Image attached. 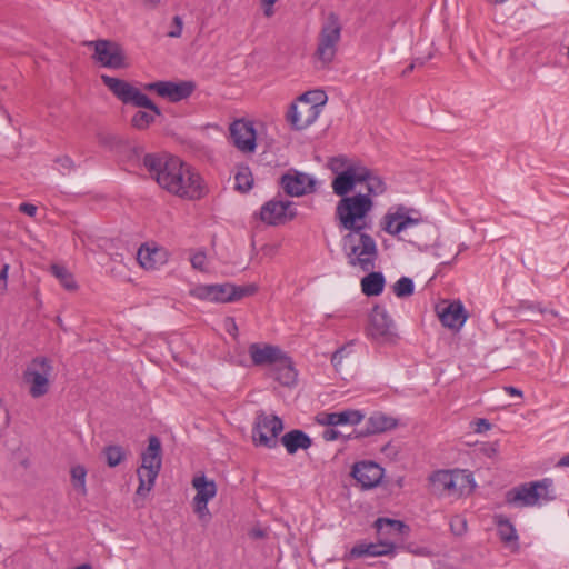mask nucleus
I'll list each match as a JSON object with an SVG mask.
<instances>
[{
  "instance_id": "nucleus-29",
  "label": "nucleus",
  "mask_w": 569,
  "mask_h": 569,
  "mask_svg": "<svg viewBox=\"0 0 569 569\" xmlns=\"http://www.w3.org/2000/svg\"><path fill=\"white\" fill-rule=\"evenodd\" d=\"M329 168L335 173L333 179H337L341 173L349 170L360 171V169H362L363 171H372L368 167L363 166L361 162L351 161L345 156L331 158L329 161Z\"/></svg>"
},
{
  "instance_id": "nucleus-25",
  "label": "nucleus",
  "mask_w": 569,
  "mask_h": 569,
  "mask_svg": "<svg viewBox=\"0 0 569 569\" xmlns=\"http://www.w3.org/2000/svg\"><path fill=\"white\" fill-rule=\"evenodd\" d=\"M430 482L435 492L453 496V470H438L430 476Z\"/></svg>"
},
{
  "instance_id": "nucleus-37",
  "label": "nucleus",
  "mask_w": 569,
  "mask_h": 569,
  "mask_svg": "<svg viewBox=\"0 0 569 569\" xmlns=\"http://www.w3.org/2000/svg\"><path fill=\"white\" fill-rule=\"evenodd\" d=\"M231 293L228 296L230 302H234L241 300L244 297L253 296L258 291V286L254 283H249L244 286H237L231 283Z\"/></svg>"
},
{
  "instance_id": "nucleus-7",
  "label": "nucleus",
  "mask_w": 569,
  "mask_h": 569,
  "mask_svg": "<svg viewBox=\"0 0 569 569\" xmlns=\"http://www.w3.org/2000/svg\"><path fill=\"white\" fill-rule=\"evenodd\" d=\"M53 371L52 360L38 356L26 367L22 378L29 386V393L32 398H40L48 393L50 388V376Z\"/></svg>"
},
{
  "instance_id": "nucleus-57",
  "label": "nucleus",
  "mask_w": 569,
  "mask_h": 569,
  "mask_svg": "<svg viewBox=\"0 0 569 569\" xmlns=\"http://www.w3.org/2000/svg\"><path fill=\"white\" fill-rule=\"evenodd\" d=\"M57 162L64 169L71 170L73 168V161L70 157L64 156L57 159Z\"/></svg>"
},
{
  "instance_id": "nucleus-63",
  "label": "nucleus",
  "mask_w": 569,
  "mask_h": 569,
  "mask_svg": "<svg viewBox=\"0 0 569 569\" xmlns=\"http://www.w3.org/2000/svg\"><path fill=\"white\" fill-rule=\"evenodd\" d=\"M252 535H253V537H256V538H263V537H264V532H263L262 530H260V529H258V530H253V531H252Z\"/></svg>"
},
{
  "instance_id": "nucleus-20",
  "label": "nucleus",
  "mask_w": 569,
  "mask_h": 569,
  "mask_svg": "<svg viewBox=\"0 0 569 569\" xmlns=\"http://www.w3.org/2000/svg\"><path fill=\"white\" fill-rule=\"evenodd\" d=\"M398 426L397 419L387 416L382 412H373L367 420V425L362 429H358L353 431V435H349L347 439L365 438L371 435L386 432L388 430H392Z\"/></svg>"
},
{
  "instance_id": "nucleus-58",
  "label": "nucleus",
  "mask_w": 569,
  "mask_h": 569,
  "mask_svg": "<svg viewBox=\"0 0 569 569\" xmlns=\"http://www.w3.org/2000/svg\"><path fill=\"white\" fill-rule=\"evenodd\" d=\"M505 391L510 395V396H519V397H522V391L519 390L518 388L516 387H512V386H506L505 388Z\"/></svg>"
},
{
  "instance_id": "nucleus-39",
  "label": "nucleus",
  "mask_w": 569,
  "mask_h": 569,
  "mask_svg": "<svg viewBox=\"0 0 569 569\" xmlns=\"http://www.w3.org/2000/svg\"><path fill=\"white\" fill-rule=\"evenodd\" d=\"M154 116L157 114L152 111L148 112L139 110L133 114L131 124L138 130H144L154 121Z\"/></svg>"
},
{
  "instance_id": "nucleus-4",
  "label": "nucleus",
  "mask_w": 569,
  "mask_h": 569,
  "mask_svg": "<svg viewBox=\"0 0 569 569\" xmlns=\"http://www.w3.org/2000/svg\"><path fill=\"white\" fill-rule=\"evenodd\" d=\"M342 250L351 267H359L362 271L373 270L378 258L375 239L365 230H352L342 237Z\"/></svg>"
},
{
  "instance_id": "nucleus-14",
  "label": "nucleus",
  "mask_w": 569,
  "mask_h": 569,
  "mask_svg": "<svg viewBox=\"0 0 569 569\" xmlns=\"http://www.w3.org/2000/svg\"><path fill=\"white\" fill-rule=\"evenodd\" d=\"M368 335L376 340L391 341L395 338V323L387 310L376 305L369 315Z\"/></svg>"
},
{
  "instance_id": "nucleus-6",
  "label": "nucleus",
  "mask_w": 569,
  "mask_h": 569,
  "mask_svg": "<svg viewBox=\"0 0 569 569\" xmlns=\"http://www.w3.org/2000/svg\"><path fill=\"white\" fill-rule=\"evenodd\" d=\"M101 81L122 103L144 108L161 116L159 107L147 94L131 86L128 81L107 74H101Z\"/></svg>"
},
{
  "instance_id": "nucleus-18",
  "label": "nucleus",
  "mask_w": 569,
  "mask_h": 569,
  "mask_svg": "<svg viewBox=\"0 0 569 569\" xmlns=\"http://www.w3.org/2000/svg\"><path fill=\"white\" fill-rule=\"evenodd\" d=\"M319 114V110L316 109V106H310V103L299 101V104H290L286 119L293 130H303L311 126Z\"/></svg>"
},
{
  "instance_id": "nucleus-61",
  "label": "nucleus",
  "mask_w": 569,
  "mask_h": 569,
  "mask_svg": "<svg viewBox=\"0 0 569 569\" xmlns=\"http://www.w3.org/2000/svg\"><path fill=\"white\" fill-rule=\"evenodd\" d=\"M430 58H431V54H429L426 58H416L412 62H415L416 66H423Z\"/></svg>"
},
{
  "instance_id": "nucleus-8",
  "label": "nucleus",
  "mask_w": 569,
  "mask_h": 569,
  "mask_svg": "<svg viewBox=\"0 0 569 569\" xmlns=\"http://www.w3.org/2000/svg\"><path fill=\"white\" fill-rule=\"evenodd\" d=\"M340 34L341 26L339 18L336 13L330 12L326 23L321 28L318 47L315 52L316 58L321 62L322 67L328 66L333 60Z\"/></svg>"
},
{
  "instance_id": "nucleus-10",
  "label": "nucleus",
  "mask_w": 569,
  "mask_h": 569,
  "mask_svg": "<svg viewBox=\"0 0 569 569\" xmlns=\"http://www.w3.org/2000/svg\"><path fill=\"white\" fill-rule=\"evenodd\" d=\"M282 430L283 422L281 418L259 410L252 428V439L256 445L274 448L277 446V437Z\"/></svg>"
},
{
  "instance_id": "nucleus-21",
  "label": "nucleus",
  "mask_w": 569,
  "mask_h": 569,
  "mask_svg": "<svg viewBox=\"0 0 569 569\" xmlns=\"http://www.w3.org/2000/svg\"><path fill=\"white\" fill-rule=\"evenodd\" d=\"M363 419V415L359 410H343L340 412H320L316 416V421L321 426H342V425H351L356 426L360 423Z\"/></svg>"
},
{
  "instance_id": "nucleus-59",
  "label": "nucleus",
  "mask_w": 569,
  "mask_h": 569,
  "mask_svg": "<svg viewBox=\"0 0 569 569\" xmlns=\"http://www.w3.org/2000/svg\"><path fill=\"white\" fill-rule=\"evenodd\" d=\"M558 467H569V453L565 455L557 463Z\"/></svg>"
},
{
  "instance_id": "nucleus-16",
  "label": "nucleus",
  "mask_w": 569,
  "mask_h": 569,
  "mask_svg": "<svg viewBox=\"0 0 569 569\" xmlns=\"http://www.w3.org/2000/svg\"><path fill=\"white\" fill-rule=\"evenodd\" d=\"M234 147L244 153H252L257 147V133L253 123L243 119L234 120L229 128Z\"/></svg>"
},
{
  "instance_id": "nucleus-62",
  "label": "nucleus",
  "mask_w": 569,
  "mask_h": 569,
  "mask_svg": "<svg viewBox=\"0 0 569 569\" xmlns=\"http://www.w3.org/2000/svg\"><path fill=\"white\" fill-rule=\"evenodd\" d=\"M416 63L415 62H411L403 71H402V74L403 76H407L409 72H411L415 68H416Z\"/></svg>"
},
{
  "instance_id": "nucleus-26",
  "label": "nucleus",
  "mask_w": 569,
  "mask_h": 569,
  "mask_svg": "<svg viewBox=\"0 0 569 569\" xmlns=\"http://www.w3.org/2000/svg\"><path fill=\"white\" fill-rule=\"evenodd\" d=\"M368 274L361 279V290L367 297H376L382 293L386 284L385 276L379 271H367Z\"/></svg>"
},
{
  "instance_id": "nucleus-54",
  "label": "nucleus",
  "mask_w": 569,
  "mask_h": 569,
  "mask_svg": "<svg viewBox=\"0 0 569 569\" xmlns=\"http://www.w3.org/2000/svg\"><path fill=\"white\" fill-rule=\"evenodd\" d=\"M37 210H38V208L32 203L23 202L19 206V211H21L30 217H33L37 213Z\"/></svg>"
},
{
  "instance_id": "nucleus-38",
  "label": "nucleus",
  "mask_w": 569,
  "mask_h": 569,
  "mask_svg": "<svg viewBox=\"0 0 569 569\" xmlns=\"http://www.w3.org/2000/svg\"><path fill=\"white\" fill-rule=\"evenodd\" d=\"M393 293L398 298L410 297L415 291L413 280L409 277H401L392 287Z\"/></svg>"
},
{
  "instance_id": "nucleus-5",
  "label": "nucleus",
  "mask_w": 569,
  "mask_h": 569,
  "mask_svg": "<svg viewBox=\"0 0 569 569\" xmlns=\"http://www.w3.org/2000/svg\"><path fill=\"white\" fill-rule=\"evenodd\" d=\"M162 466V447L160 439L151 435L148 438V447L141 453V467L137 470L139 486L138 496H146L154 486L156 479Z\"/></svg>"
},
{
  "instance_id": "nucleus-30",
  "label": "nucleus",
  "mask_w": 569,
  "mask_h": 569,
  "mask_svg": "<svg viewBox=\"0 0 569 569\" xmlns=\"http://www.w3.org/2000/svg\"><path fill=\"white\" fill-rule=\"evenodd\" d=\"M495 522L498 528V535L502 542L510 543L518 541L516 528L507 517L503 515H498L495 517Z\"/></svg>"
},
{
  "instance_id": "nucleus-56",
  "label": "nucleus",
  "mask_w": 569,
  "mask_h": 569,
  "mask_svg": "<svg viewBox=\"0 0 569 569\" xmlns=\"http://www.w3.org/2000/svg\"><path fill=\"white\" fill-rule=\"evenodd\" d=\"M481 451L487 456V457H493L497 455L498 452V449H497V445L496 443H487L482 448H481Z\"/></svg>"
},
{
  "instance_id": "nucleus-60",
  "label": "nucleus",
  "mask_w": 569,
  "mask_h": 569,
  "mask_svg": "<svg viewBox=\"0 0 569 569\" xmlns=\"http://www.w3.org/2000/svg\"><path fill=\"white\" fill-rule=\"evenodd\" d=\"M227 322L230 323L231 328H228V331L231 333L232 331H234V333L238 331V327H237V323L234 321L233 318H228L227 319Z\"/></svg>"
},
{
  "instance_id": "nucleus-53",
  "label": "nucleus",
  "mask_w": 569,
  "mask_h": 569,
  "mask_svg": "<svg viewBox=\"0 0 569 569\" xmlns=\"http://www.w3.org/2000/svg\"><path fill=\"white\" fill-rule=\"evenodd\" d=\"M345 353H346V347H341V348L337 349V350L332 353V357H331V363H332L336 368L341 363V360H342V358L345 357Z\"/></svg>"
},
{
  "instance_id": "nucleus-24",
  "label": "nucleus",
  "mask_w": 569,
  "mask_h": 569,
  "mask_svg": "<svg viewBox=\"0 0 569 569\" xmlns=\"http://www.w3.org/2000/svg\"><path fill=\"white\" fill-rule=\"evenodd\" d=\"M281 443L289 455H295L299 449H308L312 439L302 430L293 429L281 437Z\"/></svg>"
},
{
  "instance_id": "nucleus-11",
  "label": "nucleus",
  "mask_w": 569,
  "mask_h": 569,
  "mask_svg": "<svg viewBox=\"0 0 569 569\" xmlns=\"http://www.w3.org/2000/svg\"><path fill=\"white\" fill-rule=\"evenodd\" d=\"M144 90L156 92L161 98L171 102H179L188 99L196 90L197 84L191 80L174 81H154L144 84Z\"/></svg>"
},
{
  "instance_id": "nucleus-45",
  "label": "nucleus",
  "mask_w": 569,
  "mask_h": 569,
  "mask_svg": "<svg viewBox=\"0 0 569 569\" xmlns=\"http://www.w3.org/2000/svg\"><path fill=\"white\" fill-rule=\"evenodd\" d=\"M183 21L180 16H174L172 19L171 29L168 31V37L179 38L182 33Z\"/></svg>"
},
{
  "instance_id": "nucleus-17",
  "label": "nucleus",
  "mask_w": 569,
  "mask_h": 569,
  "mask_svg": "<svg viewBox=\"0 0 569 569\" xmlns=\"http://www.w3.org/2000/svg\"><path fill=\"white\" fill-rule=\"evenodd\" d=\"M436 311L442 326L452 330H459L468 318L466 309L459 300L443 301L437 305Z\"/></svg>"
},
{
  "instance_id": "nucleus-55",
  "label": "nucleus",
  "mask_w": 569,
  "mask_h": 569,
  "mask_svg": "<svg viewBox=\"0 0 569 569\" xmlns=\"http://www.w3.org/2000/svg\"><path fill=\"white\" fill-rule=\"evenodd\" d=\"M340 436H341V433H340L338 430L332 429V428H328V429H326V430L322 432V438H323L326 441H333V440H337Z\"/></svg>"
},
{
  "instance_id": "nucleus-47",
  "label": "nucleus",
  "mask_w": 569,
  "mask_h": 569,
  "mask_svg": "<svg viewBox=\"0 0 569 569\" xmlns=\"http://www.w3.org/2000/svg\"><path fill=\"white\" fill-rule=\"evenodd\" d=\"M98 141L101 146L113 148L119 143V139L110 133H98Z\"/></svg>"
},
{
  "instance_id": "nucleus-48",
  "label": "nucleus",
  "mask_w": 569,
  "mask_h": 569,
  "mask_svg": "<svg viewBox=\"0 0 569 569\" xmlns=\"http://www.w3.org/2000/svg\"><path fill=\"white\" fill-rule=\"evenodd\" d=\"M193 503H194V512L198 515V517L201 520L209 519L211 517L209 509H208V503H204L201 501H193Z\"/></svg>"
},
{
  "instance_id": "nucleus-41",
  "label": "nucleus",
  "mask_w": 569,
  "mask_h": 569,
  "mask_svg": "<svg viewBox=\"0 0 569 569\" xmlns=\"http://www.w3.org/2000/svg\"><path fill=\"white\" fill-rule=\"evenodd\" d=\"M70 473H71V480H72L73 487L76 489H79L83 495H86V492H87V489H86L87 470H86V468L81 465H77L71 468Z\"/></svg>"
},
{
  "instance_id": "nucleus-23",
  "label": "nucleus",
  "mask_w": 569,
  "mask_h": 569,
  "mask_svg": "<svg viewBox=\"0 0 569 569\" xmlns=\"http://www.w3.org/2000/svg\"><path fill=\"white\" fill-rule=\"evenodd\" d=\"M284 351L278 346L251 343L249 346V355L256 366L273 367L283 356Z\"/></svg>"
},
{
  "instance_id": "nucleus-43",
  "label": "nucleus",
  "mask_w": 569,
  "mask_h": 569,
  "mask_svg": "<svg viewBox=\"0 0 569 569\" xmlns=\"http://www.w3.org/2000/svg\"><path fill=\"white\" fill-rule=\"evenodd\" d=\"M231 283H217L214 284V302L219 303H226L230 302V299H228V296L231 293Z\"/></svg>"
},
{
  "instance_id": "nucleus-52",
  "label": "nucleus",
  "mask_w": 569,
  "mask_h": 569,
  "mask_svg": "<svg viewBox=\"0 0 569 569\" xmlns=\"http://www.w3.org/2000/svg\"><path fill=\"white\" fill-rule=\"evenodd\" d=\"M9 264H3L0 270V291L4 292L7 290V280H8Z\"/></svg>"
},
{
  "instance_id": "nucleus-27",
  "label": "nucleus",
  "mask_w": 569,
  "mask_h": 569,
  "mask_svg": "<svg viewBox=\"0 0 569 569\" xmlns=\"http://www.w3.org/2000/svg\"><path fill=\"white\" fill-rule=\"evenodd\" d=\"M192 486L197 493L193 501L208 503L217 495V485L213 480H209L204 475L197 476L192 479Z\"/></svg>"
},
{
  "instance_id": "nucleus-36",
  "label": "nucleus",
  "mask_w": 569,
  "mask_h": 569,
  "mask_svg": "<svg viewBox=\"0 0 569 569\" xmlns=\"http://www.w3.org/2000/svg\"><path fill=\"white\" fill-rule=\"evenodd\" d=\"M298 101H303L310 103V106H316V109L321 111V108L327 102V94L323 90H311L302 93Z\"/></svg>"
},
{
  "instance_id": "nucleus-50",
  "label": "nucleus",
  "mask_w": 569,
  "mask_h": 569,
  "mask_svg": "<svg viewBox=\"0 0 569 569\" xmlns=\"http://www.w3.org/2000/svg\"><path fill=\"white\" fill-rule=\"evenodd\" d=\"M475 432L481 433L491 429L492 425L485 418H479L475 422Z\"/></svg>"
},
{
  "instance_id": "nucleus-3",
  "label": "nucleus",
  "mask_w": 569,
  "mask_h": 569,
  "mask_svg": "<svg viewBox=\"0 0 569 569\" xmlns=\"http://www.w3.org/2000/svg\"><path fill=\"white\" fill-rule=\"evenodd\" d=\"M413 212L415 209L403 204L392 207L382 217L381 228L390 236H398L400 240L427 246L435 236V227L420 217H413Z\"/></svg>"
},
{
  "instance_id": "nucleus-2",
  "label": "nucleus",
  "mask_w": 569,
  "mask_h": 569,
  "mask_svg": "<svg viewBox=\"0 0 569 569\" xmlns=\"http://www.w3.org/2000/svg\"><path fill=\"white\" fill-rule=\"evenodd\" d=\"M143 166L161 188L176 196L199 200L207 193L201 176L178 157L148 153Z\"/></svg>"
},
{
  "instance_id": "nucleus-49",
  "label": "nucleus",
  "mask_w": 569,
  "mask_h": 569,
  "mask_svg": "<svg viewBox=\"0 0 569 569\" xmlns=\"http://www.w3.org/2000/svg\"><path fill=\"white\" fill-rule=\"evenodd\" d=\"M206 259H207L206 253L202 251H199V252L192 254L190 261L194 269L203 270L204 264H206Z\"/></svg>"
},
{
  "instance_id": "nucleus-64",
  "label": "nucleus",
  "mask_w": 569,
  "mask_h": 569,
  "mask_svg": "<svg viewBox=\"0 0 569 569\" xmlns=\"http://www.w3.org/2000/svg\"><path fill=\"white\" fill-rule=\"evenodd\" d=\"M76 569H92V567L89 563H83L78 566Z\"/></svg>"
},
{
  "instance_id": "nucleus-12",
  "label": "nucleus",
  "mask_w": 569,
  "mask_h": 569,
  "mask_svg": "<svg viewBox=\"0 0 569 569\" xmlns=\"http://www.w3.org/2000/svg\"><path fill=\"white\" fill-rule=\"evenodd\" d=\"M549 486L550 478L519 485L506 492V502L523 507L536 506L538 505V490L548 489Z\"/></svg>"
},
{
  "instance_id": "nucleus-44",
  "label": "nucleus",
  "mask_w": 569,
  "mask_h": 569,
  "mask_svg": "<svg viewBox=\"0 0 569 569\" xmlns=\"http://www.w3.org/2000/svg\"><path fill=\"white\" fill-rule=\"evenodd\" d=\"M557 498V495L553 489V480L550 479V486L548 489H539L538 490V505L541 502H549Z\"/></svg>"
},
{
  "instance_id": "nucleus-46",
  "label": "nucleus",
  "mask_w": 569,
  "mask_h": 569,
  "mask_svg": "<svg viewBox=\"0 0 569 569\" xmlns=\"http://www.w3.org/2000/svg\"><path fill=\"white\" fill-rule=\"evenodd\" d=\"M451 531L455 535H462L467 529V522L460 517H455L450 521Z\"/></svg>"
},
{
  "instance_id": "nucleus-9",
  "label": "nucleus",
  "mask_w": 569,
  "mask_h": 569,
  "mask_svg": "<svg viewBox=\"0 0 569 569\" xmlns=\"http://www.w3.org/2000/svg\"><path fill=\"white\" fill-rule=\"evenodd\" d=\"M87 47L94 50L93 60L102 67L110 69H126L129 67L127 56L122 46L116 41L98 39L84 42Z\"/></svg>"
},
{
  "instance_id": "nucleus-34",
  "label": "nucleus",
  "mask_w": 569,
  "mask_h": 569,
  "mask_svg": "<svg viewBox=\"0 0 569 569\" xmlns=\"http://www.w3.org/2000/svg\"><path fill=\"white\" fill-rule=\"evenodd\" d=\"M103 455L106 457L107 465L110 468H114L126 459L127 452L121 446L109 445L104 447Z\"/></svg>"
},
{
  "instance_id": "nucleus-40",
  "label": "nucleus",
  "mask_w": 569,
  "mask_h": 569,
  "mask_svg": "<svg viewBox=\"0 0 569 569\" xmlns=\"http://www.w3.org/2000/svg\"><path fill=\"white\" fill-rule=\"evenodd\" d=\"M159 253L157 249L150 250L149 248L141 247L137 252V260L144 269H153L156 267L154 257Z\"/></svg>"
},
{
  "instance_id": "nucleus-1",
  "label": "nucleus",
  "mask_w": 569,
  "mask_h": 569,
  "mask_svg": "<svg viewBox=\"0 0 569 569\" xmlns=\"http://www.w3.org/2000/svg\"><path fill=\"white\" fill-rule=\"evenodd\" d=\"M333 193L341 197L336 207L339 226L348 231L366 230L368 213L373 209V197L386 192L387 186L375 171L349 170L331 182Z\"/></svg>"
},
{
  "instance_id": "nucleus-51",
  "label": "nucleus",
  "mask_w": 569,
  "mask_h": 569,
  "mask_svg": "<svg viewBox=\"0 0 569 569\" xmlns=\"http://www.w3.org/2000/svg\"><path fill=\"white\" fill-rule=\"evenodd\" d=\"M279 0H261V8L263 10V14L267 17V18H270L274 14V9H273V6L278 2Z\"/></svg>"
},
{
  "instance_id": "nucleus-42",
  "label": "nucleus",
  "mask_w": 569,
  "mask_h": 569,
  "mask_svg": "<svg viewBox=\"0 0 569 569\" xmlns=\"http://www.w3.org/2000/svg\"><path fill=\"white\" fill-rule=\"evenodd\" d=\"M190 296L214 302V284H199L190 290Z\"/></svg>"
},
{
  "instance_id": "nucleus-35",
  "label": "nucleus",
  "mask_w": 569,
  "mask_h": 569,
  "mask_svg": "<svg viewBox=\"0 0 569 569\" xmlns=\"http://www.w3.org/2000/svg\"><path fill=\"white\" fill-rule=\"evenodd\" d=\"M52 274L59 279L61 286L69 291L76 290L78 288L76 280L71 272L67 268L60 264L51 266Z\"/></svg>"
},
{
  "instance_id": "nucleus-22",
  "label": "nucleus",
  "mask_w": 569,
  "mask_h": 569,
  "mask_svg": "<svg viewBox=\"0 0 569 569\" xmlns=\"http://www.w3.org/2000/svg\"><path fill=\"white\" fill-rule=\"evenodd\" d=\"M268 375L284 387H292L297 383L298 372L292 359L286 352L273 367L269 368Z\"/></svg>"
},
{
  "instance_id": "nucleus-28",
  "label": "nucleus",
  "mask_w": 569,
  "mask_h": 569,
  "mask_svg": "<svg viewBox=\"0 0 569 569\" xmlns=\"http://www.w3.org/2000/svg\"><path fill=\"white\" fill-rule=\"evenodd\" d=\"M393 543L380 542V543H368L355 546L350 553L352 557L359 558L363 556H386L393 551Z\"/></svg>"
},
{
  "instance_id": "nucleus-32",
  "label": "nucleus",
  "mask_w": 569,
  "mask_h": 569,
  "mask_svg": "<svg viewBox=\"0 0 569 569\" xmlns=\"http://www.w3.org/2000/svg\"><path fill=\"white\" fill-rule=\"evenodd\" d=\"M375 528L379 535H389V533H403L405 530H408V526H406L400 520L389 519V518H378L375 521Z\"/></svg>"
},
{
  "instance_id": "nucleus-31",
  "label": "nucleus",
  "mask_w": 569,
  "mask_h": 569,
  "mask_svg": "<svg viewBox=\"0 0 569 569\" xmlns=\"http://www.w3.org/2000/svg\"><path fill=\"white\" fill-rule=\"evenodd\" d=\"M455 491L453 496H461L466 491L471 492L476 487L472 475L466 470H453Z\"/></svg>"
},
{
  "instance_id": "nucleus-15",
  "label": "nucleus",
  "mask_w": 569,
  "mask_h": 569,
  "mask_svg": "<svg viewBox=\"0 0 569 569\" xmlns=\"http://www.w3.org/2000/svg\"><path fill=\"white\" fill-rule=\"evenodd\" d=\"M280 186L290 197H301L315 192L316 180L308 173L289 170L280 178Z\"/></svg>"
},
{
  "instance_id": "nucleus-13",
  "label": "nucleus",
  "mask_w": 569,
  "mask_h": 569,
  "mask_svg": "<svg viewBox=\"0 0 569 569\" xmlns=\"http://www.w3.org/2000/svg\"><path fill=\"white\" fill-rule=\"evenodd\" d=\"M259 217L270 226H279L295 219L297 210L292 201L270 200L261 207Z\"/></svg>"
},
{
  "instance_id": "nucleus-33",
  "label": "nucleus",
  "mask_w": 569,
  "mask_h": 569,
  "mask_svg": "<svg viewBox=\"0 0 569 569\" xmlns=\"http://www.w3.org/2000/svg\"><path fill=\"white\" fill-rule=\"evenodd\" d=\"M236 190L241 193L249 192L253 187V177L249 167H240L236 177Z\"/></svg>"
},
{
  "instance_id": "nucleus-19",
  "label": "nucleus",
  "mask_w": 569,
  "mask_h": 569,
  "mask_svg": "<svg viewBox=\"0 0 569 569\" xmlns=\"http://www.w3.org/2000/svg\"><path fill=\"white\" fill-rule=\"evenodd\" d=\"M351 476L362 489H371L380 483L383 469L373 461H360L353 465Z\"/></svg>"
}]
</instances>
